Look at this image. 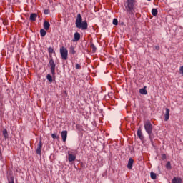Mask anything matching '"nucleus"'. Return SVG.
I'll use <instances>...</instances> for the list:
<instances>
[{
    "mask_svg": "<svg viewBox=\"0 0 183 183\" xmlns=\"http://www.w3.org/2000/svg\"><path fill=\"white\" fill-rule=\"evenodd\" d=\"M166 168L167 169H171V168H172V167L171 166V162H167V163L166 164Z\"/></svg>",
    "mask_w": 183,
    "mask_h": 183,
    "instance_id": "obj_27",
    "label": "nucleus"
},
{
    "mask_svg": "<svg viewBox=\"0 0 183 183\" xmlns=\"http://www.w3.org/2000/svg\"><path fill=\"white\" fill-rule=\"evenodd\" d=\"M51 138H53V139H59V136H58L57 133H54L51 134Z\"/></svg>",
    "mask_w": 183,
    "mask_h": 183,
    "instance_id": "obj_23",
    "label": "nucleus"
},
{
    "mask_svg": "<svg viewBox=\"0 0 183 183\" xmlns=\"http://www.w3.org/2000/svg\"><path fill=\"white\" fill-rule=\"evenodd\" d=\"M3 133V137H4L5 139H8V138H9V136L8 134V130H6V129H4L2 131Z\"/></svg>",
    "mask_w": 183,
    "mask_h": 183,
    "instance_id": "obj_16",
    "label": "nucleus"
},
{
    "mask_svg": "<svg viewBox=\"0 0 183 183\" xmlns=\"http://www.w3.org/2000/svg\"><path fill=\"white\" fill-rule=\"evenodd\" d=\"M69 53L71 54V55H75V54H76V51H75V47L74 46H71L69 48Z\"/></svg>",
    "mask_w": 183,
    "mask_h": 183,
    "instance_id": "obj_17",
    "label": "nucleus"
},
{
    "mask_svg": "<svg viewBox=\"0 0 183 183\" xmlns=\"http://www.w3.org/2000/svg\"><path fill=\"white\" fill-rule=\"evenodd\" d=\"M155 49L157 51H159V46H155Z\"/></svg>",
    "mask_w": 183,
    "mask_h": 183,
    "instance_id": "obj_33",
    "label": "nucleus"
},
{
    "mask_svg": "<svg viewBox=\"0 0 183 183\" xmlns=\"http://www.w3.org/2000/svg\"><path fill=\"white\" fill-rule=\"evenodd\" d=\"M44 15H48V14H49V10L45 9V10L44 11Z\"/></svg>",
    "mask_w": 183,
    "mask_h": 183,
    "instance_id": "obj_32",
    "label": "nucleus"
},
{
    "mask_svg": "<svg viewBox=\"0 0 183 183\" xmlns=\"http://www.w3.org/2000/svg\"><path fill=\"white\" fill-rule=\"evenodd\" d=\"M81 39V34L78 32L74 33V37L73 39V42H76Z\"/></svg>",
    "mask_w": 183,
    "mask_h": 183,
    "instance_id": "obj_12",
    "label": "nucleus"
},
{
    "mask_svg": "<svg viewBox=\"0 0 183 183\" xmlns=\"http://www.w3.org/2000/svg\"><path fill=\"white\" fill-rule=\"evenodd\" d=\"M150 177H151L152 179H157V174H155L152 172L150 173Z\"/></svg>",
    "mask_w": 183,
    "mask_h": 183,
    "instance_id": "obj_25",
    "label": "nucleus"
},
{
    "mask_svg": "<svg viewBox=\"0 0 183 183\" xmlns=\"http://www.w3.org/2000/svg\"><path fill=\"white\" fill-rule=\"evenodd\" d=\"M36 18H38V14L36 13H32L30 15L29 20L32 22H35V21H36Z\"/></svg>",
    "mask_w": 183,
    "mask_h": 183,
    "instance_id": "obj_9",
    "label": "nucleus"
},
{
    "mask_svg": "<svg viewBox=\"0 0 183 183\" xmlns=\"http://www.w3.org/2000/svg\"><path fill=\"white\" fill-rule=\"evenodd\" d=\"M49 66L50 67V71L52 75V76H55V69L56 68V64H55V61H54V58L52 57V55L50 54V57L49 59Z\"/></svg>",
    "mask_w": 183,
    "mask_h": 183,
    "instance_id": "obj_4",
    "label": "nucleus"
},
{
    "mask_svg": "<svg viewBox=\"0 0 183 183\" xmlns=\"http://www.w3.org/2000/svg\"><path fill=\"white\" fill-rule=\"evenodd\" d=\"M145 88H147V87L144 86L143 89H139V92L142 94V95H147V94H148V92L147 91V89Z\"/></svg>",
    "mask_w": 183,
    "mask_h": 183,
    "instance_id": "obj_18",
    "label": "nucleus"
},
{
    "mask_svg": "<svg viewBox=\"0 0 183 183\" xmlns=\"http://www.w3.org/2000/svg\"><path fill=\"white\" fill-rule=\"evenodd\" d=\"M46 79L49 81V82H52V76L51 74H47L46 75Z\"/></svg>",
    "mask_w": 183,
    "mask_h": 183,
    "instance_id": "obj_26",
    "label": "nucleus"
},
{
    "mask_svg": "<svg viewBox=\"0 0 183 183\" xmlns=\"http://www.w3.org/2000/svg\"><path fill=\"white\" fill-rule=\"evenodd\" d=\"M61 137L63 142H66V138H68V131L64 130L61 132Z\"/></svg>",
    "mask_w": 183,
    "mask_h": 183,
    "instance_id": "obj_6",
    "label": "nucleus"
},
{
    "mask_svg": "<svg viewBox=\"0 0 183 183\" xmlns=\"http://www.w3.org/2000/svg\"><path fill=\"white\" fill-rule=\"evenodd\" d=\"M152 15H153V16H157V15H158V10H157V9H152Z\"/></svg>",
    "mask_w": 183,
    "mask_h": 183,
    "instance_id": "obj_19",
    "label": "nucleus"
},
{
    "mask_svg": "<svg viewBox=\"0 0 183 183\" xmlns=\"http://www.w3.org/2000/svg\"><path fill=\"white\" fill-rule=\"evenodd\" d=\"M1 156H2V152L0 149V157H1Z\"/></svg>",
    "mask_w": 183,
    "mask_h": 183,
    "instance_id": "obj_34",
    "label": "nucleus"
},
{
    "mask_svg": "<svg viewBox=\"0 0 183 183\" xmlns=\"http://www.w3.org/2000/svg\"><path fill=\"white\" fill-rule=\"evenodd\" d=\"M60 54L61 56V59L64 61H66L68 59V49L62 46L60 48Z\"/></svg>",
    "mask_w": 183,
    "mask_h": 183,
    "instance_id": "obj_5",
    "label": "nucleus"
},
{
    "mask_svg": "<svg viewBox=\"0 0 183 183\" xmlns=\"http://www.w3.org/2000/svg\"><path fill=\"white\" fill-rule=\"evenodd\" d=\"M75 24L76 28L79 29H82V31H86V29H88V22L86 20L82 21V16H81V14H77Z\"/></svg>",
    "mask_w": 183,
    "mask_h": 183,
    "instance_id": "obj_3",
    "label": "nucleus"
},
{
    "mask_svg": "<svg viewBox=\"0 0 183 183\" xmlns=\"http://www.w3.org/2000/svg\"><path fill=\"white\" fill-rule=\"evenodd\" d=\"M40 35H41V36H42V37H44V36H45V35H46V31H45V29H41L40 30Z\"/></svg>",
    "mask_w": 183,
    "mask_h": 183,
    "instance_id": "obj_21",
    "label": "nucleus"
},
{
    "mask_svg": "<svg viewBox=\"0 0 183 183\" xmlns=\"http://www.w3.org/2000/svg\"><path fill=\"white\" fill-rule=\"evenodd\" d=\"M113 25H118V19H113Z\"/></svg>",
    "mask_w": 183,
    "mask_h": 183,
    "instance_id": "obj_29",
    "label": "nucleus"
},
{
    "mask_svg": "<svg viewBox=\"0 0 183 183\" xmlns=\"http://www.w3.org/2000/svg\"><path fill=\"white\" fill-rule=\"evenodd\" d=\"M76 159V156L72 153H69L68 154V161L69 162H74Z\"/></svg>",
    "mask_w": 183,
    "mask_h": 183,
    "instance_id": "obj_8",
    "label": "nucleus"
},
{
    "mask_svg": "<svg viewBox=\"0 0 183 183\" xmlns=\"http://www.w3.org/2000/svg\"><path fill=\"white\" fill-rule=\"evenodd\" d=\"M49 26H51V24L48 21H45L44 22V29L46 31H49Z\"/></svg>",
    "mask_w": 183,
    "mask_h": 183,
    "instance_id": "obj_15",
    "label": "nucleus"
},
{
    "mask_svg": "<svg viewBox=\"0 0 183 183\" xmlns=\"http://www.w3.org/2000/svg\"><path fill=\"white\" fill-rule=\"evenodd\" d=\"M133 165H134V159L132 158H129L127 164L128 169H132Z\"/></svg>",
    "mask_w": 183,
    "mask_h": 183,
    "instance_id": "obj_10",
    "label": "nucleus"
},
{
    "mask_svg": "<svg viewBox=\"0 0 183 183\" xmlns=\"http://www.w3.org/2000/svg\"><path fill=\"white\" fill-rule=\"evenodd\" d=\"M90 48H92V52L97 51V47L95 46V44H94V43H91Z\"/></svg>",
    "mask_w": 183,
    "mask_h": 183,
    "instance_id": "obj_24",
    "label": "nucleus"
},
{
    "mask_svg": "<svg viewBox=\"0 0 183 183\" xmlns=\"http://www.w3.org/2000/svg\"><path fill=\"white\" fill-rule=\"evenodd\" d=\"M169 109L166 108V112L164 114V121H168L169 119Z\"/></svg>",
    "mask_w": 183,
    "mask_h": 183,
    "instance_id": "obj_13",
    "label": "nucleus"
},
{
    "mask_svg": "<svg viewBox=\"0 0 183 183\" xmlns=\"http://www.w3.org/2000/svg\"><path fill=\"white\" fill-rule=\"evenodd\" d=\"M172 183H182V179H181V177H174L172 179Z\"/></svg>",
    "mask_w": 183,
    "mask_h": 183,
    "instance_id": "obj_11",
    "label": "nucleus"
},
{
    "mask_svg": "<svg viewBox=\"0 0 183 183\" xmlns=\"http://www.w3.org/2000/svg\"><path fill=\"white\" fill-rule=\"evenodd\" d=\"M42 139H40L38 145H37V149H36V154L37 155H41V152L42 151Z\"/></svg>",
    "mask_w": 183,
    "mask_h": 183,
    "instance_id": "obj_7",
    "label": "nucleus"
},
{
    "mask_svg": "<svg viewBox=\"0 0 183 183\" xmlns=\"http://www.w3.org/2000/svg\"><path fill=\"white\" fill-rule=\"evenodd\" d=\"M76 129H78V131H80V132H81V131H82V126H81L79 124H76Z\"/></svg>",
    "mask_w": 183,
    "mask_h": 183,
    "instance_id": "obj_28",
    "label": "nucleus"
},
{
    "mask_svg": "<svg viewBox=\"0 0 183 183\" xmlns=\"http://www.w3.org/2000/svg\"><path fill=\"white\" fill-rule=\"evenodd\" d=\"M48 52L49 54V58H51V55H52V54H54V48L49 47L48 48Z\"/></svg>",
    "mask_w": 183,
    "mask_h": 183,
    "instance_id": "obj_22",
    "label": "nucleus"
},
{
    "mask_svg": "<svg viewBox=\"0 0 183 183\" xmlns=\"http://www.w3.org/2000/svg\"><path fill=\"white\" fill-rule=\"evenodd\" d=\"M137 5H138L137 0H127L124 3V6L127 15H134L135 14V7Z\"/></svg>",
    "mask_w": 183,
    "mask_h": 183,
    "instance_id": "obj_1",
    "label": "nucleus"
},
{
    "mask_svg": "<svg viewBox=\"0 0 183 183\" xmlns=\"http://www.w3.org/2000/svg\"><path fill=\"white\" fill-rule=\"evenodd\" d=\"M81 64H76V69H81Z\"/></svg>",
    "mask_w": 183,
    "mask_h": 183,
    "instance_id": "obj_31",
    "label": "nucleus"
},
{
    "mask_svg": "<svg viewBox=\"0 0 183 183\" xmlns=\"http://www.w3.org/2000/svg\"><path fill=\"white\" fill-rule=\"evenodd\" d=\"M137 137L141 141L144 139V135L142 134V131L141 130V129H139L137 130Z\"/></svg>",
    "mask_w": 183,
    "mask_h": 183,
    "instance_id": "obj_14",
    "label": "nucleus"
},
{
    "mask_svg": "<svg viewBox=\"0 0 183 183\" xmlns=\"http://www.w3.org/2000/svg\"><path fill=\"white\" fill-rule=\"evenodd\" d=\"M147 1H151V0H147Z\"/></svg>",
    "mask_w": 183,
    "mask_h": 183,
    "instance_id": "obj_35",
    "label": "nucleus"
},
{
    "mask_svg": "<svg viewBox=\"0 0 183 183\" xmlns=\"http://www.w3.org/2000/svg\"><path fill=\"white\" fill-rule=\"evenodd\" d=\"M144 127L147 134H148L149 138L152 144H154V133L152 132L154 128L152 127V124L151 123V121L147 120L146 122H144Z\"/></svg>",
    "mask_w": 183,
    "mask_h": 183,
    "instance_id": "obj_2",
    "label": "nucleus"
},
{
    "mask_svg": "<svg viewBox=\"0 0 183 183\" xmlns=\"http://www.w3.org/2000/svg\"><path fill=\"white\" fill-rule=\"evenodd\" d=\"M7 179L9 183H15L14 176H10L9 177L7 178Z\"/></svg>",
    "mask_w": 183,
    "mask_h": 183,
    "instance_id": "obj_20",
    "label": "nucleus"
},
{
    "mask_svg": "<svg viewBox=\"0 0 183 183\" xmlns=\"http://www.w3.org/2000/svg\"><path fill=\"white\" fill-rule=\"evenodd\" d=\"M162 159L164 161L167 159V154H162Z\"/></svg>",
    "mask_w": 183,
    "mask_h": 183,
    "instance_id": "obj_30",
    "label": "nucleus"
}]
</instances>
